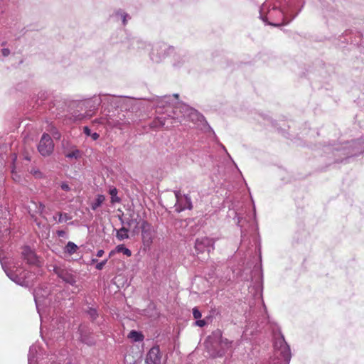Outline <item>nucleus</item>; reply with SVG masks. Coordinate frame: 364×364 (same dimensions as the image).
<instances>
[{
  "instance_id": "1",
  "label": "nucleus",
  "mask_w": 364,
  "mask_h": 364,
  "mask_svg": "<svg viewBox=\"0 0 364 364\" xmlns=\"http://www.w3.org/2000/svg\"><path fill=\"white\" fill-rule=\"evenodd\" d=\"M178 98V95L174 94L163 97L157 96L153 99V102L156 108L165 109V111L151 122V127L169 129L173 127L174 124L182 123L183 119L187 118L196 124H205L208 127L207 129H211L201 114L186 105L177 102Z\"/></svg>"
},
{
  "instance_id": "2",
  "label": "nucleus",
  "mask_w": 364,
  "mask_h": 364,
  "mask_svg": "<svg viewBox=\"0 0 364 364\" xmlns=\"http://www.w3.org/2000/svg\"><path fill=\"white\" fill-rule=\"evenodd\" d=\"M304 0H266L260 6L259 18L265 23L280 26L298 15Z\"/></svg>"
},
{
  "instance_id": "3",
  "label": "nucleus",
  "mask_w": 364,
  "mask_h": 364,
  "mask_svg": "<svg viewBox=\"0 0 364 364\" xmlns=\"http://www.w3.org/2000/svg\"><path fill=\"white\" fill-rule=\"evenodd\" d=\"M9 211L6 204H0V237H7L10 234L9 230ZM1 267L7 277L16 284L22 287H28L35 279V274L31 271L23 269L18 264L8 266L4 259L0 258Z\"/></svg>"
},
{
  "instance_id": "4",
  "label": "nucleus",
  "mask_w": 364,
  "mask_h": 364,
  "mask_svg": "<svg viewBox=\"0 0 364 364\" xmlns=\"http://www.w3.org/2000/svg\"><path fill=\"white\" fill-rule=\"evenodd\" d=\"M91 102L94 108L102 105L103 112L110 113L111 109H120L122 112L129 110L133 106V100L129 97L114 96L107 94H100L94 96Z\"/></svg>"
},
{
  "instance_id": "5",
  "label": "nucleus",
  "mask_w": 364,
  "mask_h": 364,
  "mask_svg": "<svg viewBox=\"0 0 364 364\" xmlns=\"http://www.w3.org/2000/svg\"><path fill=\"white\" fill-rule=\"evenodd\" d=\"M205 346L210 356L222 357L231 351L232 342L224 338L220 330H216L207 338Z\"/></svg>"
},
{
  "instance_id": "6",
  "label": "nucleus",
  "mask_w": 364,
  "mask_h": 364,
  "mask_svg": "<svg viewBox=\"0 0 364 364\" xmlns=\"http://www.w3.org/2000/svg\"><path fill=\"white\" fill-rule=\"evenodd\" d=\"M291 353L289 346L279 332L274 336V355L267 364H289Z\"/></svg>"
},
{
  "instance_id": "7",
  "label": "nucleus",
  "mask_w": 364,
  "mask_h": 364,
  "mask_svg": "<svg viewBox=\"0 0 364 364\" xmlns=\"http://www.w3.org/2000/svg\"><path fill=\"white\" fill-rule=\"evenodd\" d=\"M173 53L174 47L164 42H157L151 46L149 57L154 63H159Z\"/></svg>"
},
{
  "instance_id": "8",
  "label": "nucleus",
  "mask_w": 364,
  "mask_h": 364,
  "mask_svg": "<svg viewBox=\"0 0 364 364\" xmlns=\"http://www.w3.org/2000/svg\"><path fill=\"white\" fill-rule=\"evenodd\" d=\"M105 113L106 117L100 119V123L102 124H107L109 126L113 127L121 128L129 125L131 123V121L129 120L130 113L129 112H127L126 114L123 112L122 113H118L117 117L115 115H110L108 112Z\"/></svg>"
},
{
  "instance_id": "9",
  "label": "nucleus",
  "mask_w": 364,
  "mask_h": 364,
  "mask_svg": "<svg viewBox=\"0 0 364 364\" xmlns=\"http://www.w3.org/2000/svg\"><path fill=\"white\" fill-rule=\"evenodd\" d=\"M53 357V355L49 358L48 355L43 357L40 347L33 344L29 348L28 363V364H56Z\"/></svg>"
},
{
  "instance_id": "10",
  "label": "nucleus",
  "mask_w": 364,
  "mask_h": 364,
  "mask_svg": "<svg viewBox=\"0 0 364 364\" xmlns=\"http://www.w3.org/2000/svg\"><path fill=\"white\" fill-rule=\"evenodd\" d=\"M141 230V239L144 246L149 247L155 236L156 230L154 227L146 220H142L140 224Z\"/></svg>"
},
{
  "instance_id": "11",
  "label": "nucleus",
  "mask_w": 364,
  "mask_h": 364,
  "mask_svg": "<svg viewBox=\"0 0 364 364\" xmlns=\"http://www.w3.org/2000/svg\"><path fill=\"white\" fill-rule=\"evenodd\" d=\"M54 149V144L52 138L48 134L44 133L38 145V150L43 156H50Z\"/></svg>"
},
{
  "instance_id": "12",
  "label": "nucleus",
  "mask_w": 364,
  "mask_h": 364,
  "mask_svg": "<svg viewBox=\"0 0 364 364\" xmlns=\"http://www.w3.org/2000/svg\"><path fill=\"white\" fill-rule=\"evenodd\" d=\"M21 257L29 265H38V258L35 252L28 246H24L21 251Z\"/></svg>"
},
{
  "instance_id": "13",
  "label": "nucleus",
  "mask_w": 364,
  "mask_h": 364,
  "mask_svg": "<svg viewBox=\"0 0 364 364\" xmlns=\"http://www.w3.org/2000/svg\"><path fill=\"white\" fill-rule=\"evenodd\" d=\"M55 273L59 278L63 279L65 282L74 286L76 283L75 275L71 270L66 269L55 268Z\"/></svg>"
},
{
  "instance_id": "14",
  "label": "nucleus",
  "mask_w": 364,
  "mask_h": 364,
  "mask_svg": "<svg viewBox=\"0 0 364 364\" xmlns=\"http://www.w3.org/2000/svg\"><path fill=\"white\" fill-rule=\"evenodd\" d=\"M213 242L211 239L203 237L196 240L195 249L198 253L203 252L205 250L210 252L211 249H213Z\"/></svg>"
},
{
  "instance_id": "15",
  "label": "nucleus",
  "mask_w": 364,
  "mask_h": 364,
  "mask_svg": "<svg viewBox=\"0 0 364 364\" xmlns=\"http://www.w3.org/2000/svg\"><path fill=\"white\" fill-rule=\"evenodd\" d=\"M161 353L159 346L152 347L148 352L146 358V363L147 364H160L161 363Z\"/></svg>"
},
{
  "instance_id": "16",
  "label": "nucleus",
  "mask_w": 364,
  "mask_h": 364,
  "mask_svg": "<svg viewBox=\"0 0 364 364\" xmlns=\"http://www.w3.org/2000/svg\"><path fill=\"white\" fill-rule=\"evenodd\" d=\"M322 13L326 18H337L340 16V12L333 3L323 4Z\"/></svg>"
},
{
  "instance_id": "17",
  "label": "nucleus",
  "mask_w": 364,
  "mask_h": 364,
  "mask_svg": "<svg viewBox=\"0 0 364 364\" xmlns=\"http://www.w3.org/2000/svg\"><path fill=\"white\" fill-rule=\"evenodd\" d=\"M176 210L178 213L185 210H191L193 208L191 198L188 195H184L178 200L175 204Z\"/></svg>"
},
{
  "instance_id": "18",
  "label": "nucleus",
  "mask_w": 364,
  "mask_h": 364,
  "mask_svg": "<svg viewBox=\"0 0 364 364\" xmlns=\"http://www.w3.org/2000/svg\"><path fill=\"white\" fill-rule=\"evenodd\" d=\"M34 300L36 306V309L41 321L43 317V306L47 304L48 299L44 298L40 295V290H36L33 294Z\"/></svg>"
},
{
  "instance_id": "19",
  "label": "nucleus",
  "mask_w": 364,
  "mask_h": 364,
  "mask_svg": "<svg viewBox=\"0 0 364 364\" xmlns=\"http://www.w3.org/2000/svg\"><path fill=\"white\" fill-rule=\"evenodd\" d=\"M173 55V65L176 68L183 67L186 63H188L189 58L184 53H176L174 50Z\"/></svg>"
},
{
  "instance_id": "20",
  "label": "nucleus",
  "mask_w": 364,
  "mask_h": 364,
  "mask_svg": "<svg viewBox=\"0 0 364 364\" xmlns=\"http://www.w3.org/2000/svg\"><path fill=\"white\" fill-rule=\"evenodd\" d=\"M255 291V296H258L259 299L261 301V303L262 304V318H260V323H263L267 322L268 316L267 314V308L264 303L262 296V290L260 289V287L259 286L253 287H252Z\"/></svg>"
},
{
  "instance_id": "21",
  "label": "nucleus",
  "mask_w": 364,
  "mask_h": 364,
  "mask_svg": "<svg viewBox=\"0 0 364 364\" xmlns=\"http://www.w3.org/2000/svg\"><path fill=\"white\" fill-rule=\"evenodd\" d=\"M112 17L114 18L117 21H122V23L124 26H125L128 20L131 18L130 16L122 9H117L114 11L112 15Z\"/></svg>"
},
{
  "instance_id": "22",
  "label": "nucleus",
  "mask_w": 364,
  "mask_h": 364,
  "mask_svg": "<svg viewBox=\"0 0 364 364\" xmlns=\"http://www.w3.org/2000/svg\"><path fill=\"white\" fill-rule=\"evenodd\" d=\"M132 46L133 49L139 50L145 49L147 47H150V45L144 41H141L139 39H133V41L132 42Z\"/></svg>"
},
{
  "instance_id": "23",
  "label": "nucleus",
  "mask_w": 364,
  "mask_h": 364,
  "mask_svg": "<svg viewBox=\"0 0 364 364\" xmlns=\"http://www.w3.org/2000/svg\"><path fill=\"white\" fill-rule=\"evenodd\" d=\"M128 338L134 342H140L144 340V336L141 332L132 330L129 332Z\"/></svg>"
},
{
  "instance_id": "24",
  "label": "nucleus",
  "mask_w": 364,
  "mask_h": 364,
  "mask_svg": "<svg viewBox=\"0 0 364 364\" xmlns=\"http://www.w3.org/2000/svg\"><path fill=\"white\" fill-rule=\"evenodd\" d=\"M79 331H80V341L82 343H84L88 346H92L95 344V341L92 338L87 336L86 335H85L83 333V326H80Z\"/></svg>"
},
{
  "instance_id": "25",
  "label": "nucleus",
  "mask_w": 364,
  "mask_h": 364,
  "mask_svg": "<svg viewBox=\"0 0 364 364\" xmlns=\"http://www.w3.org/2000/svg\"><path fill=\"white\" fill-rule=\"evenodd\" d=\"M105 200V197L104 195L98 194L96 196L95 200L91 203L92 210H96L100 206L102 205Z\"/></svg>"
},
{
  "instance_id": "26",
  "label": "nucleus",
  "mask_w": 364,
  "mask_h": 364,
  "mask_svg": "<svg viewBox=\"0 0 364 364\" xmlns=\"http://www.w3.org/2000/svg\"><path fill=\"white\" fill-rule=\"evenodd\" d=\"M128 232L129 230L127 228L122 227L117 231L116 237L119 241L128 239L129 237Z\"/></svg>"
},
{
  "instance_id": "27",
  "label": "nucleus",
  "mask_w": 364,
  "mask_h": 364,
  "mask_svg": "<svg viewBox=\"0 0 364 364\" xmlns=\"http://www.w3.org/2000/svg\"><path fill=\"white\" fill-rule=\"evenodd\" d=\"M114 252H122L123 253L124 255H125L127 257H130L132 255V252L129 249L127 248L124 245H119L116 247L115 248V250L114 251H112L110 253H109V257H111L112 255Z\"/></svg>"
},
{
  "instance_id": "28",
  "label": "nucleus",
  "mask_w": 364,
  "mask_h": 364,
  "mask_svg": "<svg viewBox=\"0 0 364 364\" xmlns=\"http://www.w3.org/2000/svg\"><path fill=\"white\" fill-rule=\"evenodd\" d=\"M78 249V247L73 242H68L67 245L65 247V252L68 253V255H73L77 250Z\"/></svg>"
},
{
  "instance_id": "29",
  "label": "nucleus",
  "mask_w": 364,
  "mask_h": 364,
  "mask_svg": "<svg viewBox=\"0 0 364 364\" xmlns=\"http://www.w3.org/2000/svg\"><path fill=\"white\" fill-rule=\"evenodd\" d=\"M347 146H345L342 149H336L337 151H343L344 154L348 155V157L357 155L358 154L364 153V150H363L361 148H358L357 151H349L346 150Z\"/></svg>"
},
{
  "instance_id": "30",
  "label": "nucleus",
  "mask_w": 364,
  "mask_h": 364,
  "mask_svg": "<svg viewBox=\"0 0 364 364\" xmlns=\"http://www.w3.org/2000/svg\"><path fill=\"white\" fill-rule=\"evenodd\" d=\"M70 217L67 213H59L58 215L53 217V220L58 223H62L70 220Z\"/></svg>"
},
{
  "instance_id": "31",
  "label": "nucleus",
  "mask_w": 364,
  "mask_h": 364,
  "mask_svg": "<svg viewBox=\"0 0 364 364\" xmlns=\"http://www.w3.org/2000/svg\"><path fill=\"white\" fill-rule=\"evenodd\" d=\"M109 194L111 196V202L112 203L120 202V198L117 196V190L116 188H110Z\"/></svg>"
},
{
  "instance_id": "32",
  "label": "nucleus",
  "mask_w": 364,
  "mask_h": 364,
  "mask_svg": "<svg viewBox=\"0 0 364 364\" xmlns=\"http://www.w3.org/2000/svg\"><path fill=\"white\" fill-rule=\"evenodd\" d=\"M235 218L237 220V225L241 228V237H242V240L243 241L245 240V237L247 235V230L244 228L243 225L241 223L242 218L239 216V215L237 213H236Z\"/></svg>"
},
{
  "instance_id": "33",
  "label": "nucleus",
  "mask_w": 364,
  "mask_h": 364,
  "mask_svg": "<svg viewBox=\"0 0 364 364\" xmlns=\"http://www.w3.org/2000/svg\"><path fill=\"white\" fill-rule=\"evenodd\" d=\"M87 314L89 315L90 318L94 321L98 317V313L96 309L90 307L87 310Z\"/></svg>"
},
{
  "instance_id": "34",
  "label": "nucleus",
  "mask_w": 364,
  "mask_h": 364,
  "mask_svg": "<svg viewBox=\"0 0 364 364\" xmlns=\"http://www.w3.org/2000/svg\"><path fill=\"white\" fill-rule=\"evenodd\" d=\"M65 156L69 159H78L80 156V151L77 149L65 154Z\"/></svg>"
},
{
  "instance_id": "35",
  "label": "nucleus",
  "mask_w": 364,
  "mask_h": 364,
  "mask_svg": "<svg viewBox=\"0 0 364 364\" xmlns=\"http://www.w3.org/2000/svg\"><path fill=\"white\" fill-rule=\"evenodd\" d=\"M33 204L36 205V212L39 214H42L45 210L44 204L42 203H39L38 204H36L34 203Z\"/></svg>"
},
{
  "instance_id": "36",
  "label": "nucleus",
  "mask_w": 364,
  "mask_h": 364,
  "mask_svg": "<svg viewBox=\"0 0 364 364\" xmlns=\"http://www.w3.org/2000/svg\"><path fill=\"white\" fill-rule=\"evenodd\" d=\"M193 316L194 318L196 320L201 318V316H202L201 313L197 307H194L193 309Z\"/></svg>"
},
{
  "instance_id": "37",
  "label": "nucleus",
  "mask_w": 364,
  "mask_h": 364,
  "mask_svg": "<svg viewBox=\"0 0 364 364\" xmlns=\"http://www.w3.org/2000/svg\"><path fill=\"white\" fill-rule=\"evenodd\" d=\"M107 261H108V259H104L102 262L97 263L95 267L96 269L98 270L102 269L104 266L107 264Z\"/></svg>"
},
{
  "instance_id": "38",
  "label": "nucleus",
  "mask_w": 364,
  "mask_h": 364,
  "mask_svg": "<svg viewBox=\"0 0 364 364\" xmlns=\"http://www.w3.org/2000/svg\"><path fill=\"white\" fill-rule=\"evenodd\" d=\"M206 324V322L204 319L201 320V319H197L195 322V325L197 326H199V327H203L205 326Z\"/></svg>"
},
{
  "instance_id": "39",
  "label": "nucleus",
  "mask_w": 364,
  "mask_h": 364,
  "mask_svg": "<svg viewBox=\"0 0 364 364\" xmlns=\"http://www.w3.org/2000/svg\"><path fill=\"white\" fill-rule=\"evenodd\" d=\"M60 187L65 191H69L70 190L69 185L65 182L62 183Z\"/></svg>"
},
{
  "instance_id": "40",
  "label": "nucleus",
  "mask_w": 364,
  "mask_h": 364,
  "mask_svg": "<svg viewBox=\"0 0 364 364\" xmlns=\"http://www.w3.org/2000/svg\"><path fill=\"white\" fill-rule=\"evenodd\" d=\"M83 132L87 136H90L92 134L91 130L88 127H84Z\"/></svg>"
},
{
  "instance_id": "41",
  "label": "nucleus",
  "mask_w": 364,
  "mask_h": 364,
  "mask_svg": "<svg viewBox=\"0 0 364 364\" xmlns=\"http://www.w3.org/2000/svg\"><path fill=\"white\" fill-rule=\"evenodd\" d=\"M1 53L3 56L6 57L10 54V50L8 48H3L1 49Z\"/></svg>"
},
{
  "instance_id": "42",
  "label": "nucleus",
  "mask_w": 364,
  "mask_h": 364,
  "mask_svg": "<svg viewBox=\"0 0 364 364\" xmlns=\"http://www.w3.org/2000/svg\"><path fill=\"white\" fill-rule=\"evenodd\" d=\"M174 193H175V197L176 198V201L183 196L181 195L180 191H175Z\"/></svg>"
},
{
  "instance_id": "43",
  "label": "nucleus",
  "mask_w": 364,
  "mask_h": 364,
  "mask_svg": "<svg viewBox=\"0 0 364 364\" xmlns=\"http://www.w3.org/2000/svg\"><path fill=\"white\" fill-rule=\"evenodd\" d=\"M57 235L58 237H64L66 235V232L64 230H58Z\"/></svg>"
},
{
  "instance_id": "44",
  "label": "nucleus",
  "mask_w": 364,
  "mask_h": 364,
  "mask_svg": "<svg viewBox=\"0 0 364 364\" xmlns=\"http://www.w3.org/2000/svg\"><path fill=\"white\" fill-rule=\"evenodd\" d=\"M90 136L92 137V139L93 140H97L98 139V138L100 137V135L99 134H97V132H95V133H92V134L90 135Z\"/></svg>"
},
{
  "instance_id": "45",
  "label": "nucleus",
  "mask_w": 364,
  "mask_h": 364,
  "mask_svg": "<svg viewBox=\"0 0 364 364\" xmlns=\"http://www.w3.org/2000/svg\"><path fill=\"white\" fill-rule=\"evenodd\" d=\"M103 255H104V250H99L96 254L97 257H102Z\"/></svg>"
},
{
  "instance_id": "46",
  "label": "nucleus",
  "mask_w": 364,
  "mask_h": 364,
  "mask_svg": "<svg viewBox=\"0 0 364 364\" xmlns=\"http://www.w3.org/2000/svg\"><path fill=\"white\" fill-rule=\"evenodd\" d=\"M352 144L354 145V146L357 147V146H360L361 145V142L360 140H356L355 141H353Z\"/></svg>"
},
{
  "instance_id": "47",
  "label": "nucleus",
  "mask_w": 364,
  "mask_h": 364,
  "mask_svg": "<svg viewBox=\"0 0 364 364\" xmlns=\"http://www.w3.org/2000/svg\"><path fill=\"white\" fill-rule=\"evenodd\" d=\"M220 146L222 147L223 150H224V151L228 154V157L232 161V159H231L230 155L228 153L227 149L225 147V146H223V144H220Z\"/></svg>"
},
{
  "instance_id": "48",
  "label": "nucleus",
  "mask_w": 364,
  "mask_h": 364,
  "mask_svg": "<svg viewBox=\"0 0 364 364\" xmlns=\"http://www.w3.org/2000/svg\"><path fill=\"white\" fill-rule=\"evenodd\" d=\"M250 228L252 229V231H256L257 230V225H255V224H252L250 225Z\"/></svg>"
},
{
  "instance_id": "49",
  "label": "nucleus",
  "mask_w": 364,
  "mask_h": 364,
  "mask_svg": "<svg viewBox=\"0 0 364 364\" xmlns=\"http://www.w3.org/2000/svg\"><path fill=\"white\" fill-rule=\"evenodd\" d=\"M53 136H54L55 138H58H58L60 137V134H59L58 132H53Z\"/></svg>"
},
{
  "instance_id": "50",
  "label": "nucleus",
  "mask_w": 364,
  "mask_h": 364,
  "mask_svg": "<svg viewBox=\"0 0 364 364\" xmlns=\"http://www.w3.org/2000/svg\"><path fill=\"white\" fill-rule=\"evenodd\" d=\"M97 262V259H92V263H95V262Z\"/></svg>"
},
{
  "instance_id": "51",
  "label": "nucleus",
  "mask_w": 364,
  "mask_h": 364,
  "mask_svg": "<svg viewBox=\"0 0 364 364\" xmlns=\"http://www.w3.org/2000/svg\"><path fill=\"white\" fill-rule=\"evenodd\" d=\"M254 211L255 212V207H253ZM255 215V213H254Z\"/></svg>"
}]
</instances>
